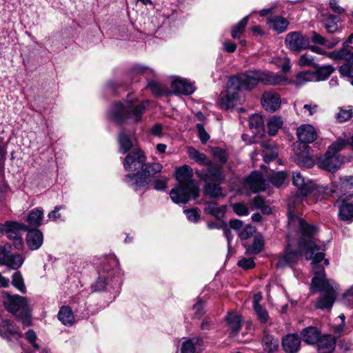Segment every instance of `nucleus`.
I'll return each instance as SVG.
<instances>
[{"label":"nucleus","mask_w":353,"mask_h":353,"mask_svg":"<svg viewBox=\"0 0 353 353\" xmlns=\"http://www.w3.org/2000/svg\"><path fill=\"white\" fill-rule=\"evenodd\" d=\"M118 142L119 146V152L121 154H126L132 152L135 148L137 141V139L132 132H127L125 130H122L120 131Z\"/></svg>","instance_id":"nucleus-13"},{"label":"nucleus","mask_w":353,"mask_h":353,"mask_svg":"<svg viewBox=\"0 0 353 353\" xmlns=\"http://www.w3.org/2000/svg\"><path fill=\"white\" fill-rule=\"evenodd\" d=\"M253 309L258 320L261 323H265L268 322L269 319V314L265 307L262 305H256L253 307Z\"/></svg>","instance_id":"nucleus-51"},{"label":"nucleus","mask_w":353,"mask_h":353,"mask_svg":"<svg viewBox=\"0 0 353 353\" xmlns=\"http://www.w3.org/2000/svg\"><path fill=\"white\" fill-rule=\"evenodd\" d=\"M178 184L170 192L172 201L177 204L187 203L191 198L199 196V188L193 179L192 169L187 165L175 168Z\"/></svg>","instance_id":"nucleus-2"},{"label":"nucleus","mask_w":353,"mask_h":353,"mask_svg":"<svg viewBox=\"0 0 353 353\" xmlns=\"http://www.w3.org/2000/svg\"><path fill=\"white\" fill-rule=\"evenodd\" d=\"M345 61L346 62L340 66L339 72L341 76L353 79V58Z\"/></svg>","instance_id":"nucleus-46"},{"label":"nucleus","mask_w":353,"mask_h":353,"mask_svg":"<svg viewBox=\"0 0 353 353\" xmlns=\"http://www.w3.org/2000/svg\"><path fill=\"white\" fill-rule=\"evenodd\" d=\"M163 166L159 163H144V166L141 172V177L146 178L147 186L151 181V178L155 174L161 171Z\"/></svg>","instance_id":"nucleus-25"},{"label":"nucleus","mask_w":353,"mask_h":353,"mask_svg":"<svg viewBox=\"0 0 353 353\" xmlns=\"http://www.w3.org/2000/svg\"><path fill=\"white\" fill-rule=\"evenodd\" d=\"M188 154L192 159L199 163L204 165H210L211 164V161L207 158L205 154L199 152L192 147L188 149Z\"/></svg>","instance_id":"nucleus-36"},{"label":"nucleus","mask_w":353,"mask_h":353,"mask_svg":"<svg viewBox=\"0 0 353 353\" xmlns=\"http://www.w3.org/2000/svg\"><path fill=\"white\" fill-rule=\"evenodd\" d=\"M299 65L301 66H314L317 67V65L314 63V58L310 54H302L299 59Z\"/></svg>","instance_id":"nucleus-53"},{"label":"nucleus","mask_w":353,"mask_h":353,"mask_svg":"<svg viewBox=\"0 0 353 353\" xmlns=\"http://www.w3.org/2000/svg\"><path fill=\"white\" fill-rule=\"evenodd\" d=\"M343 300L345 304L353 305V285L343 294Z\"/></svg>","instance_id":"nucleus-64"},{"label":"nucleus","mask_w":353,"mask_h":353,"mask_svg":"<svg viewBox=\"0 0 353 353\" xmlns=\"http://www.w3.org/2000/svg\"><path fill=\"white\" fill-rule=\"evenodd\" d=\"M171 88L175 94L190 95L195 91L193 83L181 77H176L172 81Z\"/></svg>","instance_id":"nucleus-15"},{"label":"nucleus","mask_w":353,"mask_h":353,"mask_svg":"<svg viewBox=\"0 0 353 353\" xmlns=\"http://www.w3.org/2000/svg\"><path fill=\"white\" fill-rule=\"evenodd\" d=\"M286 176L287 174L284 172H274L270 180L274 186L279 187L284 183Z\"/></svg>","instance_id":"nucleus-52"},{"label":"nucleus","mask_w":353,"mask_h":353,"mask_svg":"<svg viewBox=\"0 0 353 353\" xmlns=\"http://www.w3.org/2000/svg\"><path fill=\"white\" fill-rule=\"evenodd\" d=\"M296 135L299 140L304 143H310L316 139V132L310 124L301 125L297 128Z\"/></svg>","instance_id":"nucleus-19"},{"label":"nucleus","mask_w":353,"mask_h":353,"mask_svg":"<svg viewBox=\"0 0 353 353\" xmlns=\"http://www.w3.org/2000/svg\"><path fill=\"white\" fill-rule=\"evenodd\" d=\"M12 284L21 293L26 292V288L24 284L23 279L19 272H15L12 275Z\"/></svg>","instance_id":"nucleus-47"},{"label":"nucleus","mask_w":353,"mask_h":353,"mask_svg":"<svg viewBox=\"0 0 353 353\" xmlns=\"http://www.w3.org/2000/svg\"><path fill=\"white\" fill-rule=\"evenodd\" d=\"M301 334L303 341L310 345L316 344L321 336L319 329L312 326L303 329Z\"/></svg>","instance_id":"nucleus-24"},{"label":"nucleus","mask_w":353,"mask_h":353,"mask_svg":"<svg viewBox=\"0 0 353 353\" xmlns=\"http://www.w3.org/2000/svg\"><path fill=\"white\" fill-rule=\"evenodd\" d=\"M18 334L13 323L10 320H3L0 323V335L3 338H7L10 335Z\"/></svg>","instance_id":"nucleus-39"},{"label":"nucleus","mask_w":353,"mask_h":353,"mask_svg":"<svg viewBox=\"0 0 353 353\" xmlns=\"http://www.w3.org/2000/svg\"><path fill=\"white\" fill-rule=\"evenodd\" d=\"M98 279L92 285L94 292H99L105 290L107 285V279L112 277L117 278V282H119V264L114 256H110L103 263L99 272Z\"/></svg>","instance_id":"nucleus-7"},{"label":"nucleus","mask_w":353,"mask_h":353,"mask_svg":"<svg viewBox=\"0 0 353 353\" xmlns=\"http://www.w3.org/2000/svg\"><path fill=\"white\" fill-rule=\"evenodd\" d=\"M23 258L20 254H12L11 252L8 254L6 258L3 259L2 265H6L10 268L17 270L23 263Z\"/></svg>","instance_id":"nucleus-32"},{"label":"nucleus","mask_w":353,"mask_h":353,"mask_svg":"<svg viewBox=\"0 0 353 353\" xmlns=\"http://www.w3.org/2000/svg\"><path fill=\"white\" fill-rule=\"evenodd\" d=\"M300 343V338L294 334L285 336L282 341L283 350L287 353H296L299 349Z\"/></svg>","instance_id":"nucleus-23"},{"label":"nucleus","mask_w":353,"mask_h":353,"mask_svg":"<svg viewBox=\"0 0 353 353\" xmlns=\"http://www.w3.org/2000/svg\"><path fill=\"white\" fill-rule=\"evenodd\" d=\"M353 197V194L349 196L341 195L336 202L339 208V215L341 220L345 221H352L353 220V202H347L346 199Z\"/></svg>","instance_id":"nucleus-14"},{"label":"nucleus","mask_w":353,"mask_h":353,"mask_svg":"<svg viewBox=\"0 0 353 353\" xmlns=\"http://www.w3.org/2000/svg\"><path fill=\"white\" fill-rule=\"evenodd\" d=\"M59 320L65 325H72L74 322V316L69 306H62L58 313Z\"/></svg>","instance_id":"nucleus-28"},{"label":"nucleus","mask_w":353,"mask_h":353,"mask_svg":"<svg viewBox=\"0 0 353 353\" xmlns=\"http://www.w3.org/2000/svg\"><path fill=\"white\" fill-rule=\"evenodd\" d=\"M352 117V112L351 109H340L339 112L336 114V118L340 123L345 122Z\"/></svg>","instance_id":"nucleus-57"},{"label":"nucleus","mask_w":353,"mask_h":353,"mask_svg":"<svg viewBox=\"0 0 353 353\" xmlns=\"http://www.w3.org/2000/svg\"><path fill=\"white\" fill-rule=\"evenodd\" d=\"M239 90L234 85H232L230 81H228L227 90L221 97L219 101L220 108L223 110L232 108L239 101Z\"/></svg>","instance_id":"nucleus-12"},{"label":"nucleus","mask_w":353,"mask_h":353,"mask_svg":"<svg viewBox=\"0 0 353 353\" xmlns=\"http://www.w3.org/2000/svg\"><path fill=\"white\" fill-rule=\"evenodd\" d=\"M316 70L314 71L316 81H325L327 79L334 71V68L331 65H325L321 67H316Z\"/></svg>","instance_id":"nucleus-35"},{"label":"nucleus","mask_w":353,"mask_h":353,"mask_svg":"<svg viewBox=\"0 0 353 353\" xmlns=\"http://www.w3.org/2000/svg\"><path fill=\"white\" fill-rule=\"evenodd\" d=\"M353 188V176L341 177L332 183L331 191L334 193L341 194L345 196V192Z\"/></svg>","instance_id":"nucleus-18"},{"label":"nucleus","mask_w":353,"mask_h":353,"mask_svg":"<svg viewBox=\"0 0 353 353\" xmlns=\"http://www.w3.org/2000/svg\"><path fill=\"white\" fill-rule=\"evenodd\" d=\"M295 161L298 165L305 168H312L314 165V161L306 151L296 154Z\"/></svg>","instance_id":"nucleus-41"},{"label":"nucleus","mask_w":353,"mask_h":353,"mask_svg":"<svg viewBox=\"0 0 353 353\" xmlns=\"http://www.w3.org/2000/svg\"><path fill=\"white\" fill-rule=\"evenodd\" d=\"M261 104L265 110L274 112L281 106L280 96L276 92H265L261 98Z\"/></svg>","instance_id":"nucleus-17"},{"label":"nucleus","mask_w":353,"mask_h":353,"mask_svg":"<svg viewBox=\"0 0 353 353\" xmlns=\"http://www.w3.org/2000/svg\"><path fill=\"white\" fill-rule=\"evenodd\" d=\"M238 265L245 270H248L254 268L255 263L252 259H242L238 262Z\"/></svg>","instance_id":"nucleus-63"},{"label":"nucleus","mask_w":353,"mask_h":353,"mask_svg":"<svg viewBox=\"0 0 353 353\" xmlns=\"http://www.w3.org/2000/svg\"><path fill=\"white\" fill-rule=\"evenodd\" d=\"M26 243L29 248L32 250H38L43 244V235L41 230L37 229L28 228Z\"/></svg>","instance_id":"nucleus-21"},{"label":"nucleus","mask_w":353,"mask_h":353,"mask_svg":"<svg viewBox=\"0 0 353 353\" xmlns=\"http://www.w3.org/2000/svg\"><path fill=\"white\" fill-rule=\"evenodd\" d=\"M225 210L226 206L225 205L217 207L216 203L209 202L204 208V212L219 219L223 216Z\"/></svg>","instance_id":"nucleus-33"},{"label":"nucleus","mask_w":353,"mask_h":353,"mask_svg":"<svg viewBox=\"0 0 353 353\" xmlns=\"http://www.w3.org/2000/svg\"><path fill=\"white\" fill-rule=\"evenodd\" d=\"M263 245L264 241L263 237L256 236L254 239L252 247L247 248L246 252L248 254H258L263 250Z\"/></svg>","instance_id":"nucleus-48"},{"label":"nucleus","mask_w":353,"mask_h":353,"mask_svg":"<svg viewBox=\"0 0 353 353\" xmlns=\"http://www.w3.org/2000/svg\"><path fill=\"white\" fill-rule=\"evenodd\" d=\"M347 144V142L345 139H338L329 146L324 157L319 161V167L329 172H335L343 163V158L340 155H336V153Z\"/></svg>","instance_id":"nucleus-8"},{"label":"nucleus","mask_w":353,"mask_h":353,"mask_svg":"<svg viewBox=\"0 0 353 353\" xmlns=\"http://www.w3.org/2000/svg\"><path fill=\"white\" fill-rule=\"evenodd\" d=\"M283 123V120L280 117L273 116L270 118L267 123L269 134L274 136L278 130L281 128Z\"/></svg>","instance_id":"nucleus-40"},{"label":"nucleus","mask_w":353,"mask_h":353,"mask_svg":"<svg viewBox=\"0 0 353 353\" xmlns=\"http://www.w3.org/2000/svg\"><path fill=\"white\" fill-rule=\"evenodd\" d=\"M1 235L6 232L10 239L13 240L14 247L20 250L23 247V241L21 239V232L28 230V226L16 221H6L4 224L1 223Z\"/></svg>","instance_id":"nucleus-9"},{"label":"nucleus","mask_w":353,"mask_h":353,"mask_svg":"<svg viewBox=\"0 0 353 353\" xmlns=\"http://www.w3.org/2000/svg\"><path fill=\"white\" fill-rule=\"evenodd\" d=\"M192 310L194 311V316L199 319L204 314L203 303L201 300H198L197 302L193 305Z\"/></svg>","instance_id":"nucleus-62"},{"label":"nucleus","mask_w":353,"mask_h":353,"mask_svg":"<svg viewBox=\"0 0 353 353\" xmlns=\"http://www.w3.org/2000/svg\"><path fill=\"white\" fill-rule=\"evenodd\" d=\"M279 339L274 338L270 334H265L262 340L263 350L268 353H272L276 350L279 347Z\"/></svg>","instance_id":"nucleus-34"},{"label":"nucleus","mask_w":353,"mask_h":353,"mask_svg":"<svg viewBox=\"0 0 353 353\" xmlns=\"http://www.w3.org/2000/svg\"><path fill=\"white\" fill-rule=\"evenodd\" d=\"M252 204L255 208L261 210L263 214H270L272 213V209L265 205L264 199L260 196H257L252 199Z\"/></svg>","instance_id":"nucleus-49"},{"label":"nucleus","mask_w":353,"mask_h":353,"mask_svg":"<svg viewBox=\"0 0 353 353\" xmlns=\"http://www.w3.org/2000/svg\"><path fill=\"white\" fill-rule=\"evenodd\" d=\"M315 77L314 72H301L296 75L294 84L296 87H300L307 82L316 81V78Z\"/></svg>","instance_id":"nucleus-37"},{"label":"nucleus","mask_w":353,"mask_h":353,"mask_svg":"<svg viewBox=\"0 0 353 353\" xmlns=\"http://www.w3.org/2000/svg\"><path fill=\"white\" fill-rule=\"evenodd\" d=\"M285 44L291 51L299 52L310 47V39L300 32L294 31L286 34Z\"/></svg>","instance_id":"nucleus-10"},{"label":"nucleus","mask_w":353,"mask_h":353,"mask_svg":"<svg viewBox=\"0 0 353 353\" xmlns=\"http://www.w3.org/2000/svg\"><path fill=\"white\" fill-rule=\"evenodd\" d=\"M123 168L128 173L123 181L134 191H145L147 189V179L141 177V172L146 161L144 152L140 149H134L127 154L124 159L121 158Z\"/></svg>","instance_id":"nucleus-3"},{"label":"nucleus","mask_w":353,"mask_h":353,"mask_svg":"<svg viewBox=\"0 0 353 353\" xmlns=\"http://www.w3.org/2000/svg\"><path fill=\"white\" fill-rule=\"evenodd\" d=\"M145 110L144 102L136 103L131 95H128L123 102L114 103L110 110V115L113 120L120 123L125 120L139 123L142 120Z\"/></svg>","instance_id":"nucleus-5"},{"label":"nucleus","mask_w":353,"mask_h":353,"mask_svg":"<svg viewBox=\"0 0 353 353\" xmlns=\"http://www.w3.org/2000/svg\"><path fill=\"white\" fill-rule=\"evenodd\" d=\"M263 147L264 148L263 160L265 163H269L277 157L278 152L274 146L270 143H264Z\"/></svg>","instance_id":"nucleus-42"},{"label":"nucleus","mask_w":353,"mask_h":353,"mask_svg":"<svg viewBox=\"0 0 353 353\" xmlns=\"http://www.w3.org/2000/svg\"><path fill=\"white\" fill-rule=\"evenodd\" d=\"M245 185L253 192L263 191L266 189V183L263 179L261 174L258 172H252L246 178Z\"/></svg>","instance_id":"nucleus-16"},{"label":"nucleus","mask_w":353,"mask_h":353,"mask_svg":"<svg viewBox=\"0 0 353 353\" xmlns=\"http://www.w3.org/2000/svg\"><path fill=\"white\" fill-rule=\"evenodd\" d=\"M337 16L328 14L324 19L325 27L329 33H334L338 30Z\"/></svg>","instance_id":"nucleus-44"},{"label":"nucleus","mask_w":353,"mask_h":353,"mask_svg":"<svg viewBox=\"0 0 353 353\" xmlns=\"http://www.w3.org/2000/svg\"><path fill=\"white\" fill-rule=\"evenodd\" d=\"M130 74L132 76L144 75L145 78H149L154 76L155 72L153 69L149 67L136 65L131 68Z\"/></svg>","instance_id":"nucleus-38"},{"label":"nucleus","mask_w":353,"mask_h":353,"mask_svg":"<svg viewBox=\"0 0 353 353\" xmlns=\"http://www.w3.org/2000/svg\"><path fill=\"white\" fill-rule=\"evenodd\" d=\"M249 127L256 136L264 130L263 120L260 114H254L250 117Z\"/></svg>","instance_id":"nucleus-29"},{"label":"nucleus","mask_w":353,"mask_h":353,"mask_svg":"<svg viewBox=\"0 0 353 353\" xmlns=\"http://www.w3.org/2000/svg\"><path fill=\"white\" fill-rule=\"evenodd\" d=\"M248 19L249 16H245L232 28L231 32L232 38H240L241 34L244 32L245 28L248 23Z\"/></svg>","instance_id":"nucleus-43"},{"label":"nucleus","mask_w":353,"mask_h":353,"mask_svg":"<svg viewBox=\"0 0 353 353\" xmlns=\"http://www.w3.org/2000/svg\"><path fill=\"white\" fill-rule=\"evenodd\" d=\"M196 174L203 182L223 183L225 181L221 165L210 164L207 168L196 171Z\"/></svg>","instance_id":"nucleus-11"},{"label":"nucleus","mask_w":353,"mask_h":353,"mask_svg":"<svg viewBox=\"0 0 353 353\" xmlns=\"http://www.w3.org/2000/svg\"><path fill=\"white\" fill-rule=\"evenodd\" d=\"M43 220V210L41 208L32 210L28 214L27 222L31 226L39 227Z\"/></svg>","instance_id":"nucleus-27"},{"label":"nucleus","mask_w":353,"mask_h":353,"mask_svg":"<svg viewBox=\"0 0 353 353\" xmlns=\"http://www.w3.org/2000/svg\"><path fill=\"white\" fill-rule=\"evenodd\" d=\"M272 63L280 68L283 72H287L290 70V61L287 57H275L272 59Z\"/></svg>","instance_id":"nucleus-50"},{"label":"nucleus","mask_w":353,"mask_h":353,"mask_svg":"<svg viewBox=\"0 0 353 353\" xmlns=\"http://www.w3.org/2000/svg\"><path fill=\"white\" fill-rule=\"evenodd\" d=\"M196 130H198L199 137L202 143H205L210 139V135L205 131L203 125L201 123H197L196 125Z\"/></svg>","instance_id":"nucleus-61"},{"label":"nucleus","mask_w":353,"mask_h":353,"mask_svg":"<svg viewBox=\"0 0 353 353\" xmlns=\"http://www.w3.org/2000/svg\"><path fill=\"white\" fill-rule=\"evenodd\" d=\"M233 211L239 216L248 215L249 213L248 208L243 203H235L231 205Z\"/></svg>","instance_id":"nucleus-56"},{"label":"nucleus","mask_w":353,"mask_h":353,"mask_svg":"<svg viewBox=\"0 0 353 353\" xmlns=\"http://www.w3.org/2000/svg\"><path fill=\"white\" fill-rule=\"evenodd\" d=\"M255 231L254 227L251 225H246L239 232V236L241 239L245 240L250 238Z\"/></svg>","instance_id":"nucleus-58"},{"label":"nucleus","mask_w":353,"mask_h":353,"mask_svg":"<svg viewBox=\"0 0 353 353\" xmlns=\"http://www.w3.org/2000/svg\"><path fill=\"white\" fill-rule=\"evenodd\" d=\"M316 344L318 353H332L336 346V339L331 334L323 335Z\"/></svg>","instance_id":"nucleus-20"},{"label":"nucleus","mask_w":353,"mask_h":353,"mask_svg":"<svg viewBox=\"0 0 353 353\" xmlns=\"http://www.w3.org/2000/svg\"><path fill=\"white\" fill-rule=\"evenodd\" d=\"M167 177L157 178L152 181L153 188L157 191H164L168 187Z\"/></svg>","instance_id":"nucleus-55"},{"label":"nucleus","mask_w":353,"mask_h":353,"mask_svg":"<svg viewBox=\"0 0 353 353\" xmlns=\"http://www.w3.org/2000/svg\"><path fill=\"white\" fill-rule=\"evenodd\" d=\"M229 81L239 90H250L259 82L265 85H279L286 81L284 76L268 71L250 70L230 78Z\"/></svg>","instance_id":"nucleus-4"},{"label":"nucleus","mask_w":353,"mask_h":353,"mask_svg":"<svg viewBox=\"0 0 353 353\" xmlns=\"http://www.w3.org/2000/svg\"><path fill=\"white\" fill-rule=\"evenodd\" d=\"M213 156L222 164L225 163L228 160L227 152L225 150L220 148H214L212 150Z\"/></svg>","instance_id":"nucleus-54"},{"label":"nucleus","mask_w":353,"mask_h":353,"mask_svg":"<svg viewBox=\"0 0 353 353\" xmlns=\"http://www.w3.org/2000/svg\"><path fill=\"white\" fill-rule=\"evenodd\" d=\"M147 88H149L152 94L156 96H161L163 94V91L160 85L154 80H150L148 81Z\"/></svg>","instance_id":"nucleus-59"},{"label":"nucleus","mask_w":353,"mask_h":353,"mask_svg":"<svg viewBox=\"0 0 353 353\" xmlns=\"http://www.w3.org/2000/svg\"><path fill=\"white\" fill-rule=\"evenodd\" d=\"M3 303L6 310L12 314H17V317L22 323L28 326L30 324V315L27 300L17 294H5Z\"/></svg>","instance_id":"nucleus-6"},{"label":"nucleus","mask_w":353,"mask_h":353,"mask_svg":"<svg viewBox=\"0 0 353 353\" xmlns=\"http://www.w3.org/2000/svg\"><path fill=\"white\" fill-rule=\"evenodd\" d=\"M203 190L206 195L211 198H217L222 195V188L220 185L222 183L204 182Z\"/></svg>","instance_id":"nucleus-30"},{"label":"nucleus","mask_w":353,"mask_h":353,"mask_svg":"<svg viewBox=\"0 0 353 353\" xmlns=\"http://www.w3.org/2000/svg\"><path fill=\"white\" fill-rule=\"evenodd\" d=\"M269 27L280 34L285 32L289 25V22L282 17L276 16L268 20Z\"/></svg>","instance_id":"nucleus-26"},{"label":"nucleus","mask_w":353,"mask_h":353,"mask_svg":"<svg viewBox=\"0 0 353 353\" xmlns=\"http://www.w3.org/2000/svg\"><path fill=\"white\" fill-rule=\"evenodd\" d=\"M203 343V339L201 337L188 339L182 343L181 353H200Z\"/></svg>","instance_id":"nucleus-22"},{"label":"nucleus","mask_w":353,"mask_h":353,"mask_svg":"<svg viewBox=\"0 0 353 353\" xmlns=\"http://www.w3.org/2000/svg\"><path fill=\"white\" fill-rule=\"evenodd\" d=\"M225 321L231 329L232 332L236 334L241 328V316L234 312H230L225 316Z\"/></svg>","instance_id":"nucleus-31"},{"label":"nucleus","mask_w":353,"mask_h":353,"mask_svg":"<svg viewBox=\"0 0 353 353\" xmlns=\"http://www.w3.org/2000/svg\"><path fill=\"white\" fill-rule=\"evenodd\" d=\"M327 56L332 59L350 60L353 58V52L343 48L337 52H328Z\"/></svg>","instance_id":"nucleus-45"},{"label":"nucleus","mask_w":353,"mask_h":353,"mask_svg":"<svg viewBox=\"0 0 353 353\" xmlns=\"http://www.w3.org/2000/svg\"><path fill=\"white\" fill-rule=\"evenodd\" d=\"M292 182L297 188L301 196L295 194L288 199V226L290 229L297 228L300 236L298 241L299 251L291 250L292 242L290 236H287V248L284 254L279 258L276 266L284 268L292 267L304 254L306 260H311L314 277L311 283L312 292H321L322 296L316 301V305L320 309H330L336 296L337 285L333 280L325 277L323 265H327L328 260L325 259V254L316 244L314 236L316 227L307 223L303 219L297 216L295 208L303 201L302 196H307L316 188V184L311 180L305 179L299 172H294Z\"/></svg>","instance_id":"nucleus-1"},{"label":"nucleus","mask_w":353,"mask_h":353,"mask_svg":"<svg viewBox=\"0 0 353 353\" xmlns=\"http://www.w3.org/2000/svg\"><path fill=\"white\" fill-rule=\"evenodd\" d=\"M184 213L186 214L187 218L189 221L192 222H197L200 218L198 208H192L190 210H184Z\"/></svg>","instance_id":"nucleus-60"}]
</instances>
